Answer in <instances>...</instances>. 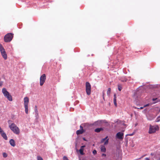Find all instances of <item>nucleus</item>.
Returning a JSON list of instances; mask_svg holds the SVG:
<instances>
[{
	"label": "nucleus",
	"mask_w": 160,
	"mask_h": 160,
	"mask_svg": "<svg viewBox=\"0 0 160 160\" xmlns=\"http://www.w3.org/2000/svg\"><path fill=\"white\" fill-rule=\"evenodd\" d=\"M83 132V129L78 130L76 131V134L77 135H79L82 134Z\"/></svg>",
	"instance_id": "15"
},
{
	"label": "nucleus",
	"mask_w": 160,
	"mask_h": 160,
	"mask_svg": "<svg viewBox=\"0 0 160 160\" xmlns=\"http://www.w3.org/2000/svg\"><path fill=\"white\" fill-rule=\"evenodd\" d=\"M111 88H108V91H107V94L108 96H109L110 94V93H111Z\"/></svg>",
	"instance_id": "19"
},
{
	"label": "nucleus",
	"mask_w": 160,
	"mask_h": 160,
	"mask_svg": "<svg viewBox=\"0 0 160 160\" xmlns=\"http://www.w3.org/2000/svg\"><path fill=\"white\" fill-rule=\"evenodd\" d=\"M13 37V34L9 33L6 34L4 37V41L5 42H10L12 39Z\"/></svg>",
	"instance_id": "3"
},
{
	"label": "nucleus",
	"mask_w": 160,
	"mask_h": 160,
	"mask_svg": "<svg viewBox=\"0 0 160 160\" xmlns=\"http://www.w3.org/2000/svg\"><path fill=\"white\" fill-rule=\"evenodd\" d=\"M102 129L101 128H97L95 130V131L96 132H99L101 130H102Z\"/></svg>",
	"instance_id": "18"
},
{
	"label": "nucleus",
	"mask_w": 160,
	"mask_h": 160,
	"mask_svg": "<svg viewBox=\"0 0 160 160\" xmlns=\"http://www.w3.org/2000/svg\"><path fill=\"white\" fill-rule=\"evenodd\" d=\"M2 45L1 44H0V48L2 47Z\"/></svg>",
	"instance_id": "36"
},
{
	"label": "nucleus",
	"mask_w": 160,
	"mask_h": 160,
	"mask_svg": "<svg viewBox=\"0 0 160 160\" xmlns=\"http://www.w3.org/2000/svg\"><path fill=\"white\" fill-rule=\"evenodd\" d=\"M1 52L3 58L5 60H6L7 58V56L5 50Z\"/></svg>",
	"instance_id": "9"
},
{
	"label": "nucleus",
	"mask_w": 160,
	"mask_h": 160,
	"mask_svg": "<svg viewBox=\"0 0 160 160\" xmlns=\"http://www.w3.org/2000/svg\"><path fill=\"white\" fill-rule=\"evenodd\" d=\"M9 127L15 134L18 135L20 133V130L17 126L13 123L9 125Z\"/></svg>",
	"instance_id": "1"
},
{
	"label": "nucleus",
	"mask_w": 160,
	"mask_h": 160,
	"mask_svg": "<svg viewBox=\"0 0 160 160\" xmlns=\"http://www.w3.org/2000/svg\"><path fill=\"white\" fill-rule=\"evenodd\" d=\"M113 102L114 105L116 107L117 106V97H116V95L115 94L114 95V98H113Z\"/></svg>",
	"instance_id": "13"
},
{
	"label": "nucleus",
	"mask_w": 160,
	"mask_h": 160,
	"mask_svg": "<svg viewBox=\"0 0 160 160\" xmlns=\"http://www.w3.org/2000/svg\"><path fill=\"white\" fill-rule=\"evenodd\" d=\"M83 140L84 141H86V139L84 138H83Z\"/></svg>",
	"instance_id": "37"
},
{
	"label": "nucleus",
	"mask_w": 160,
	"mask_h": 160,
	"mask_svg": "<svg viewBox=\"0 0 160 160\" xmlns=\"http://www.w3.org/2000/svg\"><path fill=\"white\" fill-rule=\"evenodd\" d=\"M159 129V127L158 126H154L150 125L148 131V133L152 134L155 132L157 130Z\"/></svg>",
	"instance_id": "4"
},
{
	"label": "nucleus",
	"mask_w": 160,
	"mask_h": 160,
	"mask_svg": "<svg viewBox=\"0 0 160 160\" xmlns=\"http://www.w3.org/2000/svg\"><path fill=\"white\" fill-rule=\"evenodd\" d=\"M3 138L5 140H7L8 139V138L6 135V134L3 131V132L1 134Z\"/></svg>",
	"instance_id": "14"
},
{
	"label": "nucleus",
	"mask_w": 160,
	"mask_h": 160,
	"mask_svg": "<svg viewBox=\"0 0 160 160\" xmlns=\"http://www.w3.org/2000/svg\"><path fill=\"white\" fill-rule=\"evenodd\" d=\"M25 109V112L26 114H28V105H24Z\"/></svg>",
	"instance_id": "17"
},
{
	"label": "nucleus",
	"mask_w": 160,
	"mask_h": 160,
	"mask_svg": "<svg viewBox=\"0 0 160 160\" xmlns=\"http://www.w3.org/2000/svg\"><path fill=\"white\" fill-rule=\"evenodd\" d=\"M4 131L2 129L1 127H0V134H1V133L3 132Z\"/></svg>",
	"instance_id": "28"
},
{
	"label": "nucleus",
	"mask_w": 160,
	"mask_h": 160,
	"mask_svg": "<svg viewBox=\"0 0 160 160\" xmlns=\"http://www.w3.org/2000/svg\"><path fill=\"white\" fill-rule=\"evenodd\" d=\"M144 108V107H140V108H138V109H142L143 108Z\"/></svg>",
	"instance_id": "30"
},
{
	"label": "nucleus",
	"mask_w": 160,
	"mask_h": 160,
	"mask_svg": "<svg viewBox=\"0 0 160 160\" xmlns=\"http://www.w3.org/2000/svg\"><path fill=\"white\" fill-rule=\"evenodd\" d=\"M156 99L153 98L152 99L153 101H155L156 100Z\"/></svg>",
	"instance_id": "38"
},
{
	"label": "nucleus",
	"mask_w": 160,
	"mask_h": 160,
	"mask_svg": "<svg viewBox=\"0 0 160 160\" xmlns=\"http://www.w3.org/2000/svg\"><path fill=\"white\" fill-rule=\"evenodd\" d=\"M35 112L37 115L38 114V111L37 106H35Z\"/></svg>",
	"instance_id": "21"
},
{
	"label": "nucleus",
	"mask_w": 160,
	"mask_h": 160,
	"mask_svg": "<svg viewBox=\"0 0 160 160\" xmlns=\"http://www.w3.org/2000/svg\"><path fill=\"white\" fill-rule=\"evenodd\" d=\"M63 160H69L67 157L65 156H64L63 157Z\"/></svg>",
	"instance_id": "26"
},
{
	"label": "nucleus",
	"mask_w": 160,
	"mask_h": 160,
	"mask_svg": "<svg viewBox=\"0 0 160 160\" xmlns=\"http://www.w3.org/2000/svg\"><path fill=\"white\" fill-rule=\"evenodd\" d=\"M160 121V115L158 116L155 122H158Z\"/></svg>",
	"instance_id": "20"
},
{
	"label": "nucleus",
	"mask_w": 160,
	"mask_h": 160,
	"mask_svg": "<svg viewBox=\"0 0 160 160\" xmlns=\"http://www.w3.org/2000/svg\"><path fill=\"white\" fill-rule=\"evenodd\" d=\"M108 138V136H106L105 138L102 139L101 140V142L102 143L104 142L106 140V141L104 142V145H107L108 142V139H107Z\"/></svg>",
	"instance_id": "8"
},
{
	"label": "nucleus",
	"mask_w": 160,
	"mask_h": 160,
	"mask_svg": "<svg viewBox=\"0 0 160 160\" xmlns=\"http://www.w3.org/2000/svg\"><path fill=\"white\" fill-rule=\"evenodd\" d=\"M86 91L87 94L89 95L91 93V85L88 82H86L85 85Z\"/></svg>",
	"instance_id": "5"
},
{
	"label": "nucleus",
	"mask_w": 160,
	"mask_h": 160,
	"mask_svg": "<svg viewBox=\"0 0 160 160\" xmlns=\"http://www.w3.org/2000/svg\"><path fill=\"white\" fill-rule=\"evenodd\" d=\"M10 120H9V121H8V123H9V122H10Z\"/></svg>",
	"instance_id": "39"
},
{
	"label": "nucleus",
	"mask_w": 160,
	"mask_h": 160,
	"mask_svg": "<svg viewBox=\"0 0 160 160\" xmlns=\"http://www.w3.org/2000/svg\"><path fill=\"white\" fill-rule=\"evenodd\" d=\"M46 76L45 74H43L40 77V85L42 86L44 83L46 79Z\"/></svg>",
	"instance_id": "6"
},
{
	"label": "nucleus",
	"mask_w": 160,
	"mask_h": 160,
	"mask_svg": "<svg viewBox=\"0 0 160 160\" xmlns=\"http://www.w3.org/2000/svg\"><path fill=\"white\" fill-rule=\"evenodd\" d=\"M124 133L121 132H119L116 135V138L119 139H122L123 138Z\"/></svg>",
	"instance_id": "7"
},
{
	"label": "nucleus",
	"mask_w": 160,
	"mask_h": 160,
	"mask_svg": "<svg viewBox=\"0 0 160 160\" xmlns=\"http://www.w3.org/2000/svg\"><path fill=\"white\" fill-rule=\"evenodd\" d=\"M80 128L81 129H83V127L82 126H80Z\"/></svg>",
	"instance_id": "35"
},
{
	"label": "nucleus",
	"mask_w": 160,
	"mask_h": 160,
	"mask_svg": "<svg viewBox=\"0 0 160 160\" xmlns=\"http://www.w3.org/2000/svg\"><path fill=\"white\" fill-rule=\"evenodd\" d=\"M29 101L28 98L27 97H25L24 98V105H28Z\"/></svg>",
	"instance_id": "10"
},
{
	"label": "nucleus",
	"mask_w": 160,
	"mask_h": 160,
	"mask_svg": "<svg viewBox=\"0 0 160 160\" xmlns=\"http://www.w3.org/2000/svg\"><path fill=\"white\" fill-rule=\"evenodd\" d=\"M133 134L132 133V134H129L128 135L129 136H132V135H133Z\"/></svg>",
	"instance_id": "33"
},
{
	"label": "nucleus",
	"mask_w": 160,
	"mask_h": 160,
	"mask_svg": "<svg viewBox=\"0 0 160 160\" xmlns=\"http://www.w3.org/2000/svg\"><path fill=\"white\" fill-rule=\"evenodd\" d=\"M149 104H146L144 106V107L148 106Z\"/></svg>",
	"instance_id": "31"
},
{
	"label": "nucleus",
	"mask_w": 160,
	"mask_h": 160,
	"mask_svg": "<svg viewBox=\"0 0 160 160\" xmlns=\"http://www.w3.org/2000/svg\"><path fill=\"white\" fill-rule=\"evenodd\" d=\"M101 151L102 152H105L106 151V148L104 146L102 145L101 146Z\"/></svg>",
	"instance_id": "16"
},
{
	"label": "nucleus",
	"mask_w": 160,
	"mask_h": 160,
	"mask_svg": "<svg viewBox=\"0 0 160 160\" xmlns=\"http://www.w3.org/2000/svg\"><path fill=\"white\" fill-rule=\"evenodd\" d=\"M9 142L10 145L12 147H14L15 146V142L13 139H10L9 141Z\"/></svg>",
	"instance_id": "12"
},
{
	"label": "nucleus",
	"mask_w": 160,
	"mask_h": 160,
	"mask_svg": "<svg viewBox=\"0 0 160 160\" xmlns=\"http://www.w3.org/2000/svg\"><path fill=\"white\" fill-rule=\"evenodd\" d=\"M37 158L38 160H43L42 158L40 156H38Z\"/></svg>",
	"instance_id": "23"
},
{
	"label": "nucleus",
	"mask_w": 160,
	"mask_h": 160,
	"mask_svg": "<svg viewBox=\"0 0 160 160\" xmlns=\"http://www.w3.org/2000/svg\"><path fill=\"white\" fill-rule=\"evenodd\" d=\"M8 155L7 153L5 152H4L3 153V156L4 158H6L7 157Z\"/></svg>",
	"instance_id": "24"
},
{
	"label": "nucleus",
	"mask_w": 160,
	"mask_h": 160,
	"mask_svg": "<svg viewBox=\"0 0 160 160\" xmlns=\"http://www.w3.org/2000/svg\"><path fill=\"white\" fill-rule=\"evenodd\" d=\"M102 156H104V157H106V154H104V153H102Z\"/></svg>",
	"instance_id": "29"
},
{
	"label": "nucleus",
	"mask_w": 160,
	"mask_h": 160,
	"mask_svg": "<svg viewBox=\"0 0 160 160\" xmlns=\"http://www.w3.org/2000/svg\"><path fill=\"white\" fill-rule=\"evenodd\" d=\"M97 151L95 150H94L92 152V153L94 155L96 154L97 153Z\"/></svg>",
	"instance_id": "27"
},
{
	"label": "nucleus",
	"mask_w": 160,
	"mask_h": 160,
	"mask_svg": "<svg viewBox=\"0 0 160 160\" xmlns=\"http://www.w3.org/2000/svg\"><path fill=\"white\" fill-rule=\"evenodd\" d=\"M2 91L4 96L6 97L9 101H11L12 100L11 95H10L9 92L5 88H2Z\"/></svg>",
	"instance_id": "2"
},
{
	"label": "nucleus",
	"mask_w": 160,
	"mask_h": 160,
	"mask_svg": "<svg viewBox=\"0 0 160 160\" xmlns=\"http://www.w3.org/2000/svg\"><path fill=\"white\" fill-rule=\"evenodd\" d=\"M85 147V146L84 145V146H82L81 147V148H80V149H79V152L81 155H83L84 154V153L83 152V149H84L83 148L84 147Z\"/></svg>",
	"instance_id": "11"
},
{
	"label": "nucleus",
	"mask_w": 160,
	"mask_h": 160,
	"mask_svg": "<svg viewBox=\"0 0 160 160\" xmlns=\"http://www.w3.org/2000/svg\"><path fill=\"white\" fill-rule=\"evenodd\" d=\"M4 50L5 49L3 47H2V46L0 48V51L1 52H2L3 51H4Z\"/></svg>",
	"instance_id": "25"
},
{
	"label": "nucleus",
	"mask_w": 160,
	"mask_h": 160,
	"mask_svg": "<svg viewBox=\"0 0 160 160\" xmlns=\"http://www.w3.org/2000/svg\"><path fill=\"white\" fill-rule=\"evenodd\" d=\"M103 99H104V92H103Z\"/></svg>",
	"instance_id": "34"
},
{
	"label": "nucleus",
	"mask_w": 160,
	"mask_h": 160,
	"mask_svg": "<svg viewBox=\"0 0 160 160\" xmlns=\"http://www.w3.org/2000/svg\"><path fill=\"white\" fill-rule=\"evenodd\" d=\"M118 90L119 91H121L122 89V87L120 85L118 84Z\"/></svg>",
	"instance_id": "22"
},
{
	"label": "nucleus",
	"mask_w": 160,
	"mask_h": 160,
	"mask_svg": "<svg viewBox=\"0 0 160 160\" xmlns=\"http://www.w3.org/2000/svg\"><path fill=\"white\" fill-rule=\"evenodd\" d=\"M145 160H150V159L149 158H145Z\"/></svg>",
	"instance_id": "32"
}]
</instances>
